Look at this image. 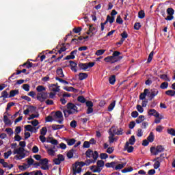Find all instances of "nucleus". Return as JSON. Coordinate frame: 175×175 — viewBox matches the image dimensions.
Instances as JSON below:
<instances>
[{"label": "nucleus", "mask_w": 175, "mask_h": 175, "mask_svg": "<svg viewBox=\"0 0 175 175\" xmlns=\"http://www.w3.org/2000/svg\"><path fill=\"white\" fill-rule=\"evenodd\" d=\"M77 106H81V105L77 104V103L76 105H75L72 103H68L66 105L67 109L63 110L64 117L66 118H68V117H69L72 114H76V113H79V110L77 109H78Z\"/></svg>", "instance_id": "f257e3e1"}, {"label": "nucleus", "mask_w": 175, "mask_h": 175, "mask_svg": "<svg viewBox=\"0 0 175 175\" xmlns=\"http://www.w3.org/2000/svg\"><path fill=\"white\" fill-rule=\"evenodd\" d=\"M14 154H18L14 157V159L16 160H21L25 158V153H24V148H19L18 149H15L14 151Z\"/></svg>", "instance_id": "f03ea898"}, {"label": "nucleus", "mask_w": 175, "mask_h": 175, "mask_svg": "<svg viewBox=\"0 0 175 175\" xmlns=\"http://www.w3.org/2000/svg\"><path fill=\"white\" fill-rule=\"evenodd\" d=\"M165 151V148L163 146L159 145L157 147H151L150 148V152L152 155H158L160 152H163Z\"/></svg>", "instance_id": "7ed1b4c3"}, {"label": "nucleus", "mask_w": 175, "mask_h": 175, "mask_svg": "<svg viewBox=\"0 0 175 175\" xmlns=\"http://www.w3.org/2000/svg\"><path fill=\"white\" fill-rule=\"evenodd\" d=\"M86 157L88 158H91L92 157L94 161H97L98 158H99V153H98V151H92L91 149H88L85 152Z\"/></svg>", "instance_id": "20e7f679"}, {"label": "nucleus", "mask_w": 175, "mask_h": 175, "mask_svg": "<svg viewBox=\"0 0 175 175\" xmlns=\"http://www.w3.org/2000/svg\"><path fill=\"white\" fill-rule=\"evenodd\" d=\"M42 165L40 167V169L42 170H49L50 169V167L49 166V159L46 158L41 159L40 161V165Z\"/></svg>", "instance_id": "39448f33"}, {"label": "nucleus", "mask_w": 175, "mask_h": 175, "mask_svg": "<svg viewBox=\"0 0 175 175\" xmlns=\"http://www.w3.org/2000/svg\"><path fill=\"white\" fill-rule=\"evenodd\" d=\"M49 93L47 92H42L41 93H38L37 95V99L40 102H44L46 99L49 98Z\"/></svg>", "instance_id": "423d86ee"}, {"label": "nucleus", "mask_w": 175, "mask_h": 175, "mask_svg": "<svg viewBox=\"0 0 175 175\" xmlns=\"http://www.w3.org/2000/svg\"><path fill=\"white\" fill-rule=\"evenodd\" d=\"M124 57H118V59H114L112 56H108L104 59V61L107 63L109 64H116V62H118V61H121Z\"/></svg>", "instance_id": "0eeeda50"}, {"label": "nucleus", "mask_w": 175, "mask_h": 175, "mask_svg": "<svg viewBox=\"0 0 175 175\" xmlns=\"http://www.w3.org/2000/svg\"><path fill=\"white\" fill-rule=\"evenodd\" d=\"M158 94H159V91H158L157 89H152L151 92H148V93L149 100H152L153 98H155Z\"/></svg>", "instance_id": "6e6552de"}, {"label": "nucleus", "mask_w": 175, "mask_h": 175, "mask_svg": "<svg viewBox=\"0 0 175 175\" xmlns=\"http://www.w3.org/2000/svg\"><path fill=\"white\" fill-rule=\"evenodd\" d=\"M148 116H153L156 118H159V113L155 109H149L148 111Z\"/></svg>", "instance_id": "1a4fd4ad"}, {"label": "nucleus", "mask_w": 175, "mask_h": 175, "mask_svg": "<svg viewBox=\"0 0 175 175\" xmlns=\"http://www.w3.org/2000/svg\"><path fill=\"white\" fill-rule=\"evenodd\" d=\"M69 62H70V66L71 70L74 73H76L77 72V69H76V68H77V63H76L72 60L69 61Z\"/></svg>", "instance_id": "9d476101"}, {"label": "nucleus", "mask_w": 175, "mask_h": 175, "mask_svg": "<svg viewBox=\"0 0 175 175\" xmlns=\"http://www.w3.org/2000/svg\"><path fill=\"white\" fill-rule=\"evenodd\" d=\"M148 92H150V90L148 89H144V92L141 93L139 95V99L140 100H144L146 99V97L147 95H148Z\"/></svg>", "instance_id": "9b49d317"}, {"label": "nucleus", "mask_w": 175, "mask_h": 175, "mask_svg": "<svg viewBox=\"0 0 175 175\" xmlns=\"http://www.w3.org/2000/svg\"><path fill=\"white\" fill-rule=\"evenodd\" d=\"M124 150L125 151H127V152L131 153L133 152L135 148H133V146H129V142H126L124 146Z\"/></svg>", "instance_id": "f8f14e48"}, {"label": "nucleus", "mask_w": 175, "mask_h": 175, "mask_svg": "<svg viewBox=\"0 0 175 175\" xmlns=\"http://www.w3.org/2000/svg\"><path fill=\"white\" fill-rule=\"evenodd\" d=\"M77 54V50H74L70 53V55H67L64 59H75L76 58V57L75 56V55Z\"/></svg>", "instance_id": "ddd939ff"}, {"label": "nucleus", "mask_w": 175, "mask_h": 175, "mask_svg": "<svg viewBox=\"0 0 175 175\" xmlns=\"http://www.w3.org/2000/svg\"><path fill=\"white\" fill-rule=\"evenodd\" d=\"M64 140L66 142L68 146H73L76 143V139L75 138H71V139L64 138Z\"/></svg>", "instance_id": "4468645a"}, {"label": "nucleus", "mask_w": 175, "mask_h": 175, "mask_svg": "<svg viewBox=\"0 0 175 175\" xmlns=\"http://www.w3.org/2000/svg\"><path fill=\"white\" fill-rule=\"evenodd\" d=\"M89 31L90 32H92V35L90 36H94L96 32H98V29L95 27H94L93 25H90L89 26Z\"/></svg>", "instance_id": "2eb2a0df"}, {"label": "nucleus", "mask_w": 175, "mask_h": 175, "mask_svg": "<svg viewBox=\"0 0 175 175\" xmlns=\"http://www.w3.org/2000/svg\"><path fill=\"white\" fill-rule=\"evenodd\" d=\"M88 77V74L87 72H80L79 74V80L81 81L83 80H85Z\"/></svg>", "instance_id": "dca6fc26"}, {"label": "nucleus", "mask_w": 175, "mask_h": 175, "mask_svg": "<svg viewBox=\"0 0 175 175\" xmlns=\"http://www.w3.org/2000/svg\"><path fill=\"white\" fill-rule=\"evenodd\" d=\"M147 140L148 142H149V143H152V142L155 140V135H154L153 132L150 133L149 135L147 137Z\"/></svg>", "instance_id": "f3484780"}, {"label": "nucleus", "mask_w": 175, "mask_h": 175, "mask_svg": "<svg viewBox=\"0 0 175 175\" xmlns=\"http://www.w3.org/2000/svg\"><path fill=\"white\" fill-rule=\"evenodd\" d=\"M78 66L82 70H87L88 69V63H79Z\"/></svg>", "instance_id": "a211bd4d"}, {"label": "nucleus", "mask_w": 175, "mask_h": 175, "mask_svg": "<svg viewBox=\"0 0 175 175\" xmlns=\"http://www.w3.org/2000/svg\"><path fill=\"white\" fill-rule=\"evenodd\" d=\"M124 166H126V162L119 163L115 167V170H121L124 169Z\"/></svg>", "instance_id": "6ab92c4d"}, {"label": "nucleus", "mask_w": 175, "mask_h": 175, "mask_svg": "<svg viewBox=\"0 0 175 175\" xmlns=\"http://www.w3.org/2000/svg\"><path fill=\"white\" fill-rule=\"evenodd\" d=\"M117 163H118V162H116V161H112L111 163H106L105 166L107 167H112V169L115 170L116 165H117Z\"/></svg>", "instance_id": "aec40b11"}, {"label": "nucleus", "mask_w": 175, "mask_h": 175, "mask_svg": "<svg viewBox=\"0 0 175 175\" xmlns=\"http://www.w3.org/2000/svg\"><path fill=\"white\" fill-rule=\"evenodd\" d=\"M144 120H146V118L144 115H140L139 116H138V118L136 119L135 122L137 124H142V122H143V121H144Z\"/></svg>", "instance_id": "412c9836"}, {"label": "nucleus", "mask_w": 175, "mask_h": 175, "mask_svg": "<svg viewBox=\"0 0 175 175\" xmlns=\"http://www.w3.org/2000/svg\"><path fill=\"white\" fill-rule=\"evenodd\" d=\"M56 73L59 76V77H65V75H64V70H62V68H61L57 69Z\"/></svg>", "instance_id": "4be33fe9"}, {"label": "nucleus", "mask_w": 175, "mask_h": 175, "mask_svg": "<svg viewBox=\"0 0 175 175\" xmlns=\"http://www.w3.org/2000/svg\"><path fill=\"white\" fill-rule=\"evenodd\" d=\"M3 122L5 125H12V120H10V119H9L6 115L3 116Z\"/></svg>", "instance_id": "5701e85b"}, {"label": "nucleus", "mask_w": 175, "mask_h": 175, "mask_svg": "<svg viewBox=\"0 0 175 175\" xmlns=\"http://www.w3.org/2000/svg\"><path fill=\"white\" fill-rule=\"evenodd\" d=\"M51 126L53 131H58V129H62V128H64L65 126L59 124H52Z\"/></svg>", "instance_id": "b1692460"}, {"label": "nucleus", "mask_w": 175, "mask_h": 175, "mask_svg": "<svg viewBox=\"0 0 175 175\" xmlns=\"http://www.w3.org/2000/svg\"><path fill=\"white\" fill-rule=\"evenodd\" d=\"M76 152V150H74L72 148L71 150H69V152H67V157L68 159H70L73 158V154Z\"/></svg>", "instance_id": "393cba45"}, {"label": "nucleus", "mask_w": 175, "mask_h": 175, "mask_svg": "<svg viewBox=\"0 0 175 175\" xmlns=\"http://www.w3.org/2000/svg\"><path fill=\"white\" fill-rule=\"evenodd\" d=\"M160 79H161V80H164V81H165V82L170 81V78L166 74L161 75Z\"/></svg>", "instance_id": "a878e982"}, {"label": "nucleus", "mask_w": 175, "mask_h": 175, "mask_svg": "<svg viewBox=\"0 0 175 175\" xmlns=\"http://www.w3.org/2000/svg\"><path fill=\"white\" fill-rule=\"evenodd\" d=\"M18 90H11L10 92L9 98H13L14 96H16V95H18Z\"/></svg>", "instance_id": "bb28decb"}, {"label": "nucleus", "mask_w": 175, "mask_h": 175, "mask_svg": "<svg viewBox=\"0 0 175 175\" xmlns=\"http://www.w3.org/2000/svg\"><path fill=\"white\" fill-rule=\"evenodd\" d=\"M120 55H121V52L115 51L111 57H113V59H118V57H120Z\"/></svg>", "instance_id": "cd10ccee"}, {"label": "nucleus", "mask_w": 175, "mask_h": 175, "mask_svg": "<svg viewBox=\"0 0 175 175\" xmlns=\"http://www.w3.org/2000/svg\"><path fill=\"white\" fill-rule=\"evenodd\" d=\"M9 89H7L1 92V96L0 98H4L5 99L9 98V93L8 92Z\"/></svg>", "instance_id": "c85d7f7f"}, {"label": "nucleus", "mask_w": 175, "mask_h": 175, "mask_svg": "<svg viewBox=\"0 0 175 175\" xmlns=\"http://www.w3.org/2000/svg\"><path fill=\"white\" fill-rule=\"evenodd\" d=\"M128 143H129V144H131V146H133V144L136 143V138H135V135H132L129 138Z\"/></svg>", "instance_id": "c756f323"}, {"label": "nucleus", "mask_w": 175, "mask_h": 175, "mask_svg": "<svg viewBox=\"0 0 175 175\" xmlns=\"http://www.w3.org/2000/svg\"><path fill=\"white\" fill-rule=\"evenodd\" d=\"M64 90H65V91H68V92H76V91H77V90L75 89L73 87H64Z\"/></svg>", "instance_id": "7c9ffc66"}, {"label": "nucleus", "mask_w": 175, "mask_h": 175, "mask_svg": "<svg viewBox=\"0 0 175 175\" xmlns=\"http://www.w3.org/2000/svg\"><path fill=\"white\" fill-rule=\"evenodd\" d=\"M109 84H111V85H114V84L116 83V75H111L109 77Z\"/></svg>", "instance_id": "2f4dec72"}, {"label": "nucleus", "mask_w": 175, "mask_h": 175, "mask_svg": "<svg viewBox=\"0 0 175 175\" xmlns=\"http://www.w3.org/2000/svg\"><path fill=\"white\" fill-rule=\"evenodd\" d=\"M116 100H113L108 107V111H113V109L116 107Z\"/></svg>", "instance_id": "473e14b6"}, {"label": "nucleus", "mask_w": 175, "mask_h": 175, "mask_svg": "<svg viewBox=\"0 0 175 175\" xmlns=\"http://www.w3.org/2000/svg\"><path fill=\"white\" fill-rule=\"evenodd\" d=\"M72 172L74 175L77 174V173H81V167L77 168L75 165V167H73L72 169Z\"/></svg>", "instance_id": "72a5a7b5"}, {"label": "nucleus", "mask_w": 175, "mask_h": 175, "mask_svg": "<svg viewBox=\"0 0 175 175\" xmlns=\"http://www.w3.org/2000/svg\"><path fill=\"white\" fill-rule=\"evenodd\" d=\"M131 172H133V167H126L122 170V173H129Z\"/></svg>", "instance_id": "f704fd0d"}, {"label": "nucleus", "mask_w": 175, "mask_h": 175, "mask_svg": "<svg viewBox=\"0 0 175 175\" xmlns=\"http://www.w3.org/2000/svg\"><path fill=\"white\" fill-rule=\"evenodd\" d=\"M107 20L109 24H113L116 20V18L114 16H110V15H107Z\"/></svg>", "instance_id": "c9c22d12"}, {"label": "nucleus", "mask_w": 175, "mask_h": 175, "mask_svg": "<svg viewBox=\"0 0 175 175\" xmlns=\"http://www.w3.org/2000/svg\"><path fill=\"white\" fill-rule=\"evenodd\" d=\"M167 87H169V83H167V82H163L160 85L161 90H166V88H167Z\"/></svg>", "instance_id": "e433bc0d"}, {"label": "nucleus", "mask_w": 175, "mask_h": 175, "mask_svg": "<svg viewBox=\"0 0 175 175\" xmlns=\"http://www.w3.org/2000/svg\"><path fill=\"white\" fill-rule=\"evenodd\" d=\"M46 90V88H44V86L43 85H38L37 88H36V91L38 92H43V91H45Z\"/></svg>", "instance_id": "4c0bfd02"}, {"label": "nucleus", "mask_w": 175, "mask_h": 175, "mask_svg": "<svg viewBox=\"0 0 175 175\" xmlns=\"http://www.w3.org/2000/svg\"><path fill=\"white\" fill-rule=\"evenodd\" d=\"M55 116L57 117V118H64V115L61 111H57L55 113Z\"/></svg>", "instance_id": "58836bf2"}, {"label": "nucleus", "mask_w": 175, "mask_h": 175, "mask_svg": "<svg viewBox=\"0 0 175 175\" xmlns=\"http://www.w3.org/2000/svg\"><path fill=\"white\" fill-rule=\"evenodd\" d=\"M96 162V160L94 159V160H91V159H88L85 161V165L86 166H90V165H91V163H95Z\"/></svg>", "instance_id": "ea45409f"}, {"label": "nucleus", "mask_w": 175, "mask_h": 175, "mask_svg": "<svg viewBox=\"0 0 175 175\" xmlns=\"http://www.w3.org/2000/svg\"><path fill=\"white\" fill-rule=\"evenodd\" d=\"M78 102H80V103H85L87 100H85V98H84L83 96H79L77 97Z\"/></svg>", "instance_id": "a19ab883"}, {"label": "nucleus", "mask_w": 175, "mask_h": 175, "mask_svg": "<svg viewBox=\"0 0 175 175\" xmlns=\"http://www.w3.org/2000/svg\"><path fill=\"white\" fill-rule=\"evenodd\" d=\"M47 133V127H42L40 129V135H42V136H46Z\"/></svg>", "instance_id": "79ce46f5"}, {"label": "nucleus", "mask_w": 175, "mask_h": 175, "mask_svg": "<svg viewBox=\"0 0 175 175\" xmlns=\"http://www.w3.org/2000/svg\"><path fill=\"white\" fill-rule=\"evenodd\" d=\"M167 14L169 16H173V14H174V10L172 8H168L167 9Z\"/></svg>", "instance_id": "37998d69"}, {"label": "nucleus", "mask_w": 175, "mask_h": 175, "mask_svg": "<svg viewBox=\"0 0 175 175\" xmlns=\"http://www.w3.org/2000/svg\"><path fill=\"white\" fill-rule=\"evenodd\" d=\"M165 94H166V95H168V96H174V95H175V91H174V90H167V91L165 92Z\"/></svg>", "instance_id": "c03bdc74"}, {"label": "nucleus", "mask_w": 175, "mask_h": 175, "mask_svg": "<svg viewBox=\"0 0 175 175\" xmlns=\"http://www.w3.org/2000/svg\"><path fill=\"white\" fill-rule=\"evenodd\" d=\"M153 57H154V51H152V52H150V53L148 55L147 64H150V62H151V61H152Z\"/></svg>", "instance_id": "a18cd8bd"}, {"label": "nucleus", "mask_w": 175, "mask_h": 175, "mask_svg": "<svg viewBox=\"0 0 175 175\" xmlns=\"http://www.w3.org/2000/svg\"><path fill=\"white\" fill-rule=\"evenodd\" d=\"M25 129L27 130L28 132H33V127H32L31 124L25 126Z\"/></svg>", "instance_id": "49530a36"}, {"label": "nucleus", "mask_w": 175, "mask_h": 175, "mask_svg": "<svg viewBox=\"0 0 175 175\" xmlns=\"http://www.w3.org/2000/svg\"><path fill=\"white\" fill-rule=\"evenodd\" d=\"M138 17L139 18H144V17H146V13L144 12V10H140L138 12Z\"/></svg>", "instance_id": "de8ad7c7"}, {"label": "nucleus", "mask_w": 175, "mask_h": 175, "mask_svg": "<svg viewBox=\"0 0 175 175\" xmlns=\"http://www.w3.org/2000/svg\"><path fill=\"white\" fill-rule=\"evenodd\" d=\"M82 29H83V28H81V27H75L72 29V31L74 32V33H80V32H81Z\"/></svg>", "instance_id": "09e8293b"}, {"label": "nucleus", "mask_w": 175, "mask_h": 175, "mask_svg": "<svg viewBox=\"0 0 175 175\" xmlns=\"http://www.w3.org/2000/svg\"><path fill=\"white\" fill-rule=\"evenodd\" d=\"M51 87H55L51 89V91H53V92H59V86H57L55 84H52Z\"/></svg>", "instance_id": "8fccbe9b"}, {"label": "nucleus", "mask_w": 175, "mask_h": 175, "mask_svg": "<svg viewBox=\"0 0 175 175\" xmlns=\"http://www.w3.org/2000/svg\"><path fill=\"white\" fill-rule=\"evenodd\" d=\"M27 166L28 165L26 163H23V165H18V169L22 172H24V170H27V169H28Z\"/></svg>", "instance_id": "3c124183"}, {"label": "nucleus", "mask_w": 175, "mask_h": 175, "mask_svg": "<svg viewBox=\"0 0 175 175\" xmlns=\"http://www.w3.org/2000/svg\"><path fill=\"white\" fill-rule=\"evenodd\" d=\"M55 151H57V150H53V148H49L47 150L49 155H51V157L54 156Z\"/></svg>", "instance_id": "603ef678"}, {"label": "nucleus", "mask_w": 175, "mask_h": 175, "mask_svg": "<svg viewBox=\"0 0 175 175\" xmlns=\"http://www.w3.org/2000/svg\"><path fill=\"white\" fill-rule=\"evenodd\" d=\"M27 123L31 124V125H33V126H38V125H39V121L38 120H34L31 122H27Z\"/></svg>", "instance_id": "864d4df0"}, {"label": "nucleus", "mask_w": 175, "mask_h": 175, "mask_svg": "<svg viewBox=\"0 0 175 175\" xmlns=\"http://www.w3.org/2000/svg\"><path fill=\"white\" fill-rule=\"evenodd\" d=\"M75 166H76V167H77V166H80V167H83V166H85V162L77 161L75 163Z\"/></svg>", "instance_id": "5fc2aeb1"}, {"label": "nucleus", "mask_w": 175, "mask_h": 175, "mask_svg": "<svg viewBox=\"0 0 175 175\" xmlns=\"http://www.w3.org/2000/svg\"><path fill=\"white\" fill-rule=\"evenodd\" d=\"M5 131L7 132L8 135H9L10 136H12L14 133V131H13V129L12 128L5 129Z\"/></svg>", "instance_id": "6e6d98bb"}, {"label": "nucleus", "mask_w": 175, "mask_h": 175, "mask_svg": "<svg viewBox=\"0 0 175 175\" xmlns=\"http://www.w3.org/2000/svg\"><path fill=\"white\" fill-rule=\"evenodd\" d=\"M97 166L98 167H103L105 166V161L103 160H98L97 161Z\"/></svg>", "instance_id": "4d7b16f0"}, {"label": "nucleus", "mask_w": 175, "mask_h": 175, "mask_svg": "<svg viewBox=\"0 0 175 175\" xmlns=\"http://www.w3.org/2000/svg\"><path fill=\"white\" fill-rule=\"evenodd\" d=\"M168 135H171V136H175V130L174 129H170L167 130Z\"/></svg>", "instance_id": "13d9d810"}, {"label": "nucleus", "mask_w": 175, "mask_h": 175, "mask_svg": "<svg viewBox=\"0 0 175 175\" xmlns=\"http://www.w3.org/2000/svg\"><path fill=\"white\" fill-rule=\"evenodd\" d=\"M106 50L105 49H99L98 51H96V55H102L103 54H105Z\"/></svg>", "instance_id": "bf43d9fd"}, {"label": "nucleus", "mask_w": 175, "mask_h": 175, "mask_svg": "<svg viewBox=\"0 0 175 175\" xmlns=\"http://www.w3.org/2000/svg\"><path fill=\"white\" fill-rule=\"evenodd\" d=\"M116 23H117V24H120V25H122L124 23V21L121 18L120 15L117 16Z\"/></svg>", "instance_id": "052dcab7"}, {"label": "nucleus", "mask_w": 175, "mask_h": 175, "mask_svg": "<svg viewBox=\"0 0 175 175\" xmlns=\"http://www.w3.org/2000/svg\"><path fill=\"white\" fill-rule=\"evenodd\" d=\"M55 80H57V81H59V83H63L64 84H69V82H68L66 80H64L58 77H55Z\"/></svg>", "instance_id": "680f3d73"}, {"label": "nucleus", "mask_w": 175, "mask_h": 175, "mask_svg": "<svg viewBox=\"0 0 175 175\" xmlns=\"http://www.w3.org/2000/svg\"><path fill=\"white\" fill-rule=\"evenodd\" d=\"M15 103L13 102L8 103L7 104V107L5 109L6 111H8V110H10V107L14 106Z\"/></svg>", "instance_id": "e2e57ef3"}, {"label": "nucleus", "mask_w": 175, "mask_h": 175, "mask_svg": "<svg viewBox=\"0 0 175 175\" xmlns=\"http://www.w3.org/2000/svg\"><path fill=\"white\" fill-rule=\"evenodd\" d=\"M34 163H35V160H33V159L32 158L27 159V165L29 166H32V165H33Z\"/></svg>", "instance_id": "0e129e2a"}, {"label": "nucleus", "mask_w": 175, "mask_h": 175, "mask_svg": "<svg viewBox=\"0 0 175 175\" xmlns=\"http://www.w3.org/2000/svg\"><path fill=\"white\" fill-rule=\"evenodd\" d=\"M100 159H107V158H109V154L107 153H101L100 154Z\"/></svg>", "instance_id": "69168bd1"}, {"label": "nucleus", "mask_w": 175, "mask_h": 175, "mask_svg": "<svg viewBox=\"0 0 175 175\" xmlns=\"http://www.w3.org/2000/svg\"><path fill=\"white\" fill-rule=\"evenodd\" d=\"M136 109L139 113H143V111H144V109L140 105H137Z\"/></svg>", "instance_id": "338daca9"}, {"label": "nucleus", "mask_w": 175, "mask_h": 175, "mask_svg": "<svg viewBox=\"0 0 175 175\" xmlns=\"http://www.w3.org/2000/svg\"><path fill=\"white\" fill-rule=\"evenodd\" d=\"M162 131H163V126L159 125L156 127V132L161 133H162Z\"/></svg>", "instance_id": "774afa93"}]
</instances>
